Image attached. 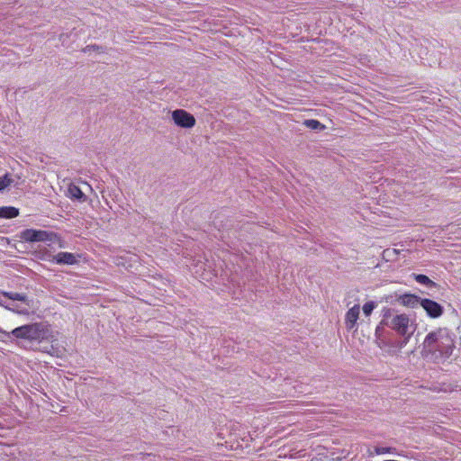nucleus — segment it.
Returning <instances> with one entry per match:
<instances>
[{
    "label": "nucleus",
    "instance_id": "obj_11",
    "mask_svg": "<svg viewBox=\"0 0 461 461\" xmlns=\"http://www.w3.org/2000/svg\"><path fill=\"white\" fill-rule=\"evenodd\" d=\"M3 295L11 300V302H20L22 304L29 306V300L25 294L4 292Z\"/></svg>",
    "mask_w": 461,
    "mask_h": 461
},
{
    "label": "nucleus",
    "instance_id": "obj_6",
    "mask_svg": "<svg viewBox=\"0 0 461 461\" xmlns=\"http://www.w3.org/2000/svg\"><path fill=\"white\" fill-rule=\"evenodd\" d=\"M430 318H438L443 313V307L430 299H422L421 305Z\"/></svg>",
    "mask_w": 461,
    "mask_h": 461
},
{
    "label": "nucleus",
    "instance_id": "obj_7",
    "mask_svg": "<svg viewBox=\"0 0 461 461\" xmlns=\"http://www.w3.org/2000/svg\"><path fill=\"white\" fill-rule=\"evenodd\" d=\"M79 256L70 252H59L54 255L51 261L58 265H75L78 262Z\"/></svg>",
    "mask_w": 461,
    "mask_h": 461
},
{
    "label": "nucleus",
    "instance_id": "obj_14",
    "mask_svg": "<svg viewBox=\"0 0 461 461\" xmlns=\"http://www.w3.org/2000/svg\"><path fill=\"white\" fill-rule=\"evenodd\" d=\"M414 279L420 285H426L428 288L432 289L437 287V284L429 279L427 276L422 274H413Z\"/></svg>",
    "mask_w": 461,
    "mask_h": 461
},
{
    "label": "nucleus",
    "instance_id": "obj_10",
    "mask_svg": "<svg viewBox=\"0 0 461 461\" xmlns=\"http://www.w3.org/2000/svg\"><path fill=\"white\" fill-rule=\"evenodd\" d=\"M0 305H3L5 309L19 314H27L29 312V306L22 303L19 304L16 302L6 303L0 299Z\"/></svg>",
    "mask_w": 461,
    "mask_h": 461
},
{
    "label": "nucleus",
    "instance_id": "obj_16",
    "mask_svg": "<svg viewBox=\"0 0 461 461\" xmlns=\"http://www.w3.org/2000/svg\"><path fill=\"white\" fill-rule=\"evenodd\" d=\"M304 124L312 129V130H322L324 129V125L322 123H321L319 121L317 120H306L304 122Z\"/></svg>",
    "mask_w": 461,
    "mask_h": 461
},
{
    "label": "nucleus",
    "instance_id": "obj_5",
    "mask_svg": "<svg viewBox=\"0 0 461 461\" xmlns=\"http://www.w3.org/2000/svg\"><path fill=\"white\" fill-rule=\"evenodd\" d=\"M51 233H49L48 231L45 230L27 229L23 231L22 238L24 239L26 241L36 242L51 240Z\"/></svg>",
    "mask_w": 461,
    "mask_h": 461
},
{
    "label": "nucleus",
    "instance_id": "obj_17",
    "mask_svg": "<svg viewBox=\"0 0 461 461\" xmlns=\"http://www.w3.org/2000/svg\"><path fill=\"white\" fill-rule=\"evenodd\" d=\"M375 306H376V304L373 301L366 303L363 305V312H364V314L366 316H369L372 313V312L374 311V309L375 308Z\"/></svg>",
    "mask_w": 461,
    "mask_h": 461
},
{
    "label": "nucleus",
    "instance_id": "obj_8",
    "mask_svg": "<svg viewBox=\"0 0 461 461\" xmlns=\"http://www.w3.org/2000/svg\"><path fill=\"white\" fill-rule=\"evenodd\" d=\"M359 304L354 305L347 312L345 316V324L348 330H353L357 326V321L359 318Z\"/></svg>",
    "mask_w": 461,
    "mask_h": 461
},
{
    "label": "nucleus",
    "instance_id": "obj_19",
    "mask_svg": "<svg viewBox=\"0 0 461 461\" xmlns=\"http://www.w3.org/2000/svg\"><path fill=\"white\" fill-rule=\"evenodd\" d=\"M91 50H96V51H100V52H104V48L102 46H99V45H87L84 50L83 51L84 52H87V51H91Z\"/></svg>",
    "mask_w": 461,
    "mask_h": 461
},
{
    "label": "nucleus",
    "instance_id": "obj_2",
    "mask_svg": "<svg viewBox=\"0 0 461 461\" xmlns=\"http://www.w3.org/2000/svg\"><path fill=\"white\" fill-rule=\"evenodd\" d=\"M455 348L454 339L446 328L427 334L422 344V356L434 362L448 358Z\"/></svg>",
    "mask_w": 461,
    "mask_h": 461
},
{
    "label": "nucleus",
    "instance_id": "obj_13",
    "mask_svg": "<svg viewBox=\"0 0 461 461\" xmlns=\"http://www.w3.org/2000/svg\"><path fill=\"white\" fill-rule=\"evenodd\" d=\"M68 194L70 198L76 199L78 201H86V197L82 192V190L76 185H70L68 186Z\"/></svg>",
    "mask_w": 461,
    "mask_h": 461
},
{
    "label": "nucleus",
    "instance_id": "obj_15",
    "mask_svg": "<svg viewBox=\"0 0 461 461\" xmlns=\"http://www.w3.org/2000/svg\"><path fill=\"white\" fill-rule=\"evenodd\" d=\"M14 183V180L11 178L8 174L5 175L3 177H0V192Z\"/></svg>",
    "mask_w": 461,
    "mask_h": 461
},
{
    "label": "nucleus",
    "instance_id": "obj_18",
    "mask_svg": "<svg viewBox=\"0 0 461 461\" xmlns=\"http://www.w3.org/2000/svg\"><path fill=\"white\" fill-rule=\"evenodd\" d=\"M395 448L393 447H375V453L376 455L385 454V453H393Z\"/></svg>",
    "mask_w": 461,
    "mask_h": 461
},
{
    "label": "nucleus",
    "instance_id": "obj_4",
    "mask_svg": "<svg viewBox=\"0 0 461 461\" xmlns=\"http://www.w3.org/2000/svg\"><path fill=\"white\" fill-rule=\"evenodd\" d=\"M172 119L177 126L187 129L194 127L196 122L193 114L183 109L173 111Z\"/></svg>",
    "mask_w": 461,
    "mask_h": 461
},
{
    "label": "nucleus",
    "instance_id": "obj_1",
    "mask_svg": "<svg viewBox=\"0 0 461 461\" xmlns=\"http://www.w3.org/2000/svg\"><path fill=\"white\" fill-rule=\"evenodd\" d=\"M385 327L393 330L399 337L397 347L400 348L405 347L413 335L416 325L413 321L404 313L398 314L393 309H384L380 323L375 329V337L377 339L384 342L389 331Z\"/></svg>",
    "mask_w": 461,
    "mask_h": 461
},
{
    "label": "nucleus",
    "instance_id": "obj_9",
    "mask_svg": "<svg viewBox=\"0 0 461 461\" xmlns=\"http://www.w3.org/2000/svg\"><path fill=\"white\" fill-rule=\"evenodd\" d=\"M397 301L404 306L415 308L419 304L421 305L422 299L414 294H405L400 295L398 297Z\"/></svg>",
    "mask_w": 461,
    "mask_h": 461
},
{
    "label": "nucleus",
    "instance_id": "obj_12",
    "mask_svg": "<svg viewBox=\"0 0 461 461\" xmlns=\"http://www.w3.org/2000/svg\"><path fill=\"white\" fill-rule=\"evenodd\" d=\"M19 214V210L12 206L0 207V218L12 219Z\"/></svg>",
    "mask_w": 461,
    "mask_h": 461
},
{
    "label": "nucleus",
    "instance_id": "obj_3",
    "mask_svg": "<svg viewBox=\"0 0 461 461\" xmlns=\"http://www.w3.org/2000/svg\"><path fill=\"white\" fill-rule=\"evenodd\" d=\"M49 332V326L44 322H35L23 325L14 329L11 332H6L0 329V333H3L6 338L14 336L16 339L39 342L46 339L48 338Z\"/></svg>",
    "mask_w": 461,
    "mask_h": 461
}]
</instances>
